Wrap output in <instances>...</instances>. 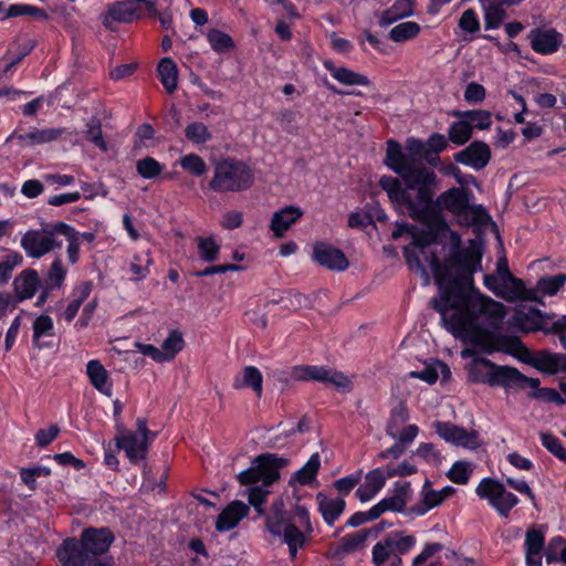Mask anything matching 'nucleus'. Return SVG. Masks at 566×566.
I'll use <instances>...</instances> for the list:
<instances>
[{"instance_id":"obj_1","label":"nucleus","mask_w":566,"mask_h":566,"mask_svg":"<svg viewBox=\"0 0 566 566\" xmlns=\"http://www.w3.org/2000/svg\"><path fill=\"white\" fill-rule=\"evenodd\" d=\"M451 238L452 249L443 263L432 255L439 294L430 301L431 306L452 334L473 328L480 316L488 317L491 326L497 327L506 315V307L473 286V274L481 270L482 245L470 240L469 245L461 249V238L457 233Z\"/></svg>"},{"instance_id":"obj_2","label":"nucleus","mask_w":566,"mask_h":566,"mask_svg":"<svg viewBox=\"0 0 566 566\" xmlns=\"http://www.w3.org/2000/svg\"><path fill=\"white\" fill-rule=\"evenodd\" d=\"M423 160L430 163V149L426 143L417 138H408L406 151L395 140L387 142L385 165L401 177L409 189L420 190V198L428 199L427 186L437 188V176L427 167Z\"/></svg>"},{"instance_id":"obj_3","label":"nucleus","mask_w":566,"mask_h":566,"mask_svg":"<svg viewBox=\"0 0 566 566\" xmlns=\"http://www.w3.org/2000/svg\"><path fill=\"white\" fill-rule=\"evenodd\" d=\"M114 535L107 527H88L80 538H67L56 549V557L63 566H113L107 555Z\"/></svg>"},{"instance_id":"obj_4","label":"nucleus","mask_w":566,"mask_h":566,"mask_svg":"<svg viewBox=\"0 0 566 566\" xmlns=\"http://www.w3.org/2000/svg\"><path fill=\"white\" fill-rule=\"evenodd\" d=\"M287 463L289 459L275 453H262L252 460L248 469L237 475L241 485L262 483L245 491L249 503L259 515L264 514L263 504L269 495L268 488L280 479V469L286 467Z\"/></svg>"},{"instance_id":"obj_5","label":"nucleus","mask_w":566,"mask_h":566,"mask_svg":"<svg viewBox=\"0 0 566 566\" xmlns=\"http://www.w3.org/2000/svg\"><path fill=\"white\" fill-rule=\"evenodd\" d=\"M471 192L464 188L453 187L442 192L436 201L432 200V210L424 222L431 220L436 210H448L458 217H463L465 221L474 224H486L491 217L480 205H470Z\"/></svg>"},{"instance_id":"obj_6","label":"nucleus","mask_w":566,"mask_h":566,"mask_svg":"<svg viewBox=\"0 0 566 566\" xmlns=\"http://www.w3.org/2000/svg\"><path fill=\"white\" fill-rule=\"evenodd\" d=\"M380 187L388 193L389 199L398 206L405 207L411 219L416 221H426L431 213L432 197L434 196V187L427 186L428 199L420 198V190H417L416 200L412 199L409 188L403 189L399 179L394 177H382L379 180Z\"/></svg>"},{"instance_id":"obj_7","label":"nucleus","mask_w":566,"mask_h":566,"mask_svg":"<svg viewBox=\"0 0 566 566\" xmlns=\"http://www.w3.org/2000/svg\"><path fill=\"white\" fill-rule=\"evenodd\" d=\"M252 184V170L244 163L228 158L216 164L209 188L216 192H239Z\"/></svg>"},{"instance_id":"obj_8","label":"nucleus","mask_w":566,"mask_h":566,"mask_svg":"<svg viewBox=\"0 0 566 566\" xmlns=\"http://www.w3.org/2000/svg\"><path fill=\"white\" fill-rule=\"evenodd\" d=\"M471 332V339L474 346L480 347L484 353L503 352L518 358L521 361L530 360V350L517 336L494 335L489 331L478 327L468 329Z\"/></svg>"},{"instance_id":"obj_9","label":"nucleus","mask_w":566,"mask_h":566,"mask_svg":"<svg viewBox=\"0 0 566 566\" xmlns=\"http://www.w3.org/2000/svg\"><path fill=\"white\" fill-rule=\"evenodd\" d=\"M266 528L273 536L282 537L289 546L292 558L296 557L297 549L305 544V535L301 532L284 511L282 500L275 501L271 505L270 514L266 517Z\"/></svg>"},{"instance_id":"obj_10","label":"nucleus","mask_w":566,"mask_h":566,"mask_svg":"<svg viewBox=\"0 0 566 566\" xmlns=\"http://www.w3.org/2000/svg\"><path fill=\"white\" fill-rule=\"evenodd\" d=\"M416 545V537L403 532H394L373 547L375 566H402L401 556Z\"/></svg>"},{"instance_id":"obj_11","label":"nucleus","mask_w":566,"mask_h":566,"mask_svg":"<svg viewBox=\"0 0 566 566\" xmlns=\"http://www.w3.org/2000/svg\"><path fill=\"white\" fill-rule=\"evenodd\" d=\"M475 364H481L490 368L485 375V381L490 386L517 389H524L527 386L533 389H537L539 387L538 378L527 377L515 367L500 366L486 358H479L475 360Z\"/></svg>"},{"instance_id":"obj_12","label":"nucleus","mask_w":566,"mask_h":566,"mask_svg":"<svg viewBox=\"0 0 566 566\" xmlns=\"http://www.w3.org/2000/svg\"><path fill=\"white\" fill-rule=\"evenodd\" d=\"M291 377L297 381H318L332 385L342 392H349L352 380L343 373L326 366L297 365L291 370Z\"/></svg>"},{"instance_id":"obj_13","label":"nucleus","mask_w":566,"mask_h":566,"mask_svg":"<svg viewBox=\"0 0 566 566\" xmlns=\"http://www.w3.org/2000/svg\"><path fill=\"white\" fill-rule=\"evenodd\" d=\"M475 492L481 499L489 501L490 505L502 516L509 517L510 511L518 503V499L509 492L503 483L486 478L476 486Z\"/></svg>"},{"instance_id":"obj_14","label":"nucleus","mask_w":566,"mask_h":566,"mask_svg":"<svg viewBox=\"0 0 566 566\" xmlns=\"http://www.w3.org/2000/svg\"><path fill=\"white\" fill-rule=\"evenodd\" d=\"M55 226L51 229L29 230L21 239V247L31 258L39 259L54 249L62 247V242L56 240Z\"/></svg>"},{"instance_id":"obj_15","label":"nucleus","mask_w":566,"mask_h":566,"mask_svg":"<svg viewBox=\"0 0 566 566\" xmlns=\"http://www.w3.org/2000/svg\"><path fill=\"white\" fill-rule=\"evenodd\" d=\"M409 419L408 408L400 401L390 411V417L386 426V432L389 437L401 442H412L417 437L419 429L416 424L405 427Z\"/></svg>"},{"instance_id":"obj_16","label":"nucleus","mask_w":566,"mask_h":566,"mask_svg":"<svg viewBox=\"0 0 566 566\" xmlns=\"http://www.w3.org/2000/svg\"><path fill=\"white\" fill-rule=\"evenodd\" d=\"M436 432L447 442L468 449H476L479 444V433L475 430L467 431L457 424L443 421L434 422Z\"/></svg>"},{"instance_id":"obj_17","label":"nucleus","mask_w":566,"mask_h":566,"mask_svg":"<svg viewBox=\"0 0 566 566\" xmlns=\"http://www.w3.org/2000/svg\"><path fill=\"white\" fill-rule=\"evenodd\" d=\"M483 282L494 295L510 303L520 301L524 293V281L514 275L513 280L501 281L494 274H485Z\"/></svg>"},{"instance_id":"obj_18","label":"nucleus","mask_w":566,"mask_h":566,"mask_svg":"<svg viewBox=\"0 0 566 566\" xmlns=\"http://www.w3.org/2000/svg\"><path fill=\"white\" fill-rule=\"evenodd\" d=\"M313 259L331 271H345L349 266V261L342 250L324 242H317L314 245Z\"/></svg>"},{"instance_id":"obj_19","label":"nucleus","mask_w":566,"mask_h":566,"mask_svg":"<svg viewBox=\"0 0 566 566\" xmlns=\"http://www.w3.org/2000/svg\"><path fill=\"white\" fill-rule=\"evenodd\" d=\"M491 149L484 142L475 140L454 155V160L475 170L483 169L490 161Z\"/></svg>"},{"instance_id":"obj_20","label":"nucleus","mask_w":566,"mask_h":566,"mask_svg":"<svg viewBox=\"0 0 566 566\" xmlns=\"http://www.w3.org/2000/svg\"><path fill=\"white\" fill-rule=\"evenodd\" d=\"M56 338L53 319L45 314L38 316L32 323V345L39 350L51 348Z\"/></svg>"},{"instance_id":"obj_21","label":"nucleus","mask_w":566,"mask_h":566,"mask_svg":"<svg viewBox=\"0 0 566 566\" xmlns=\"http://www.w3.org/2000/svg\"><path fill=\"white\" fill-rule=\"evenodd\" d=\"M528 39L532 49L541 54L555 53L562 43V34L555 29H534L530 32Z\"/></svg>"},{"instance_id":"obj_22","label":"nucleus","mask_w":566,"mask_h":566,"mask_svg":"<svg viewBox=\"0 0 566 566\" xmlns=\"http://www.w3.org/2000/svg\"><path fill=\"white\" fill-rule=\"evenodd\" d=\"M138 8L130 1H116L108 6L107 13L103 18V25L111 29V22L129 23L139 19Z\"/></svg>"},{"instance_id":"obj_23","label":"nucleus","mask_w":566,"mask_h":566,"mask_svg":"<svg viewBox=\"0 0 566 566\" xmlns=\"http://www.w3.org/2000/svg\"><path fill=\"white\" fill-rule=\"evenodd\" d=\"M149 443L148 439L138 438L134 432H127L117 438V447L125 450L133 463L146 458Z\"/></svg>"},{"instance_id":"obj_24","label":"nucleus","mask_w":566,"mask_h":566,"mask_svg":"<svg viewBox=\"0 0 566 566\" xmlns=\"http://www.w3.org/2000/svg\"><path fill=\"white\" fill-rule=\"evenodd\" d=\"M249 513V506L241 501L231 502L218 516L216 528L219 532L235 527Z\"/></svg>"},{"instance_id":"obj_25","label":"nucleus","mask_w":566,"mask_h":566,"mask_svg":"<svg viewBox=\"0 0 566 566\" xmlns=\"http://www.w3.org/2000/svg\"><path fill=\"white\" fill-rule=\"evenodd\" d=\"M62 134L63 129L61 128L32 129L25 134L13 132V134L7 138V143L15 138L19 140L20 146L41 145L57 139Z\"/></svg>"},{"instance_id":"obj_26","label":"nucleus","mask_w":566,"mask_h":566,"mask_svg":"<svg viewBox=\"0 0 566 566\" xmlns=\"http://www.w3.org/2000/svg\"><path fill=\"white\" fill-rule=\"evenodd\" d=\"M39 275L33 269L22 271L13 281L15 302L33 297L38 290Z\"/></svg>"},{"instance_id":"obj_27","label":"nucleus","mask_w":566,"mask_h":566,"mask_svg":"<svg viewBox=\"0 0 566 566\" xmlns=\"http://www.w3.org/2000/svg\"><path fill=\"white\" fill-rule=\"evenodd\" d=\"M302 216L303 212L300 208L287 206L273 214L270 228L276 238H282Z\"/></svg>"},{"instance_id":"obj_28","label":"nucleus","mask_w":566,"mask_h":566,"mask_svg":"<svg viewBox=\"0 0 566 566\" xmlns=\"http://www.w3.org/2000/svg\"><path fill=\"white\" fill-rule=\"evenodd\" d=\"M437 232L431 227H426L423 229H418L413 226L412 232H411V247L419 250V254H422L424 260L430 263V266L432 268V255H434L438 260V255L434 252H430V254L427 253V249L436 243L437 241Z\"/></svg>"},{"instance_id":"obj_29","label":"nucleus","mask_w":566,"mask_h":566,"mask_svg":"<svg viewBox=\"0 0 566 566\" xmlns=\"http://www.w3.org/2000/svg\"><path fill=\"white\" fill-rule=\"evenodd\" d=\"M316 501L318 511L328 525L334 524L346 506V502L343 497L331 499L322 492L317 493Z\"/></svg>"},{"instance_id":"obj_30","label":"nucleus","mask_w":566,"mask_h":566,"mask_svg":"<svg viewBox=\"0 0 566 566\" xmlns=\"http://www.w3.org/2000/svg\"><path fill=\"white\" fill-rule=\"evenodd\" d=\"M86 374L93 387L101 394L111 397L112 384L108 371L98 360H90L86 365Z\"/></svg>"},{"instance_id":"obj_31","label":"nucleus","mask_w":566,"mask_h":566,"mask_svg":"<svg viewBox=\"0 0 566 566\" xmlns=\"http://www.w3.org/2000/svg\"><path fill=\"white\" fill-rule=\"evenodd\" d=\"M526 563L530 566L542 565V551L544 547V534L537 528H528L525 535Z\"/></svg>"},{"instance_id":"obj_32","label":"nucleus","mask_w":566,"mask_h":566,"mask_svg":"<svg viewBox=\"0 0 566 566\" xmlns=\"http://www.w3.org/2000/svg\"><path fill=\"white\" fill-rule=\"evenodd\" d=\"M323 65L332 74V76L342 84L363 86H368L370 84V81L367 76L356 73L347 67H337L329 60L324 61Z\"/></svg>"},{"instance_id":"obj_33","label":"nucleus","mask_w":566,"mask_h":566,"mask_svg":"<svg viewBox=\"0 0 566 566\" xmlns=\"http://www.w3.org/2000/svg\"><path fill=\"white\" fill-rule=\"evenodd\" d=\"M233 388L237 390L251 388L258 397H261L263 390V377L261 371L254 366L244 367L242 376L234 378Z\"/></svg>"},{"instance_id":"obj_34","label":"nucleus","mask_w":566,"mask_h":566,"mask_svg":"<svg viewBox=\"0 0 566 566\" xmlns=\"http://www.w3.org/2000/svg\"><path fill=\"white\" fill-rule=\"evenodd\" d=\"M36 41L33 39H30L28 36L18 35L12 43L9 45L8 53H11L13 51L17 52V56L9 62L2 73L7 74L10 72L17 64H19L28 54L31 53V51L35 48Z\"/></svg>"},{"instance_id":"obj_35","label":"nucleus","mask_w":566,"mask_h":566,"mask_svg":"<svg viewBox=\"0 0 566 566\" xmlns=\"http://www.w3.org/2000/svg\"><path fill=\"white\" fill-rule=\"evenodd\" d=\"M543 322V315L537 308H530L527 312L516 311L512 317L511 324L521 331L527 333L538 329Z\"/></svg>"},{"instance_id":"obj_36","label":"nucleus","mask_w":566,"mask_h":566,"mask_svg":"<svg viewBox=\"0 0 566 566\" xmlns=\"http://www.w3.org/2000/svg\"><path fill=\"white\" fill-rule=\"evenodd\" d=\"M452 116L464 119L472 132L473 128L488 129L492 124V114L485 109L453 111Z\"/></svg>"},{"instance_id":"obj_37","label":"nucleus","mask_w":566,"mask_h":566,"mask_svg":"<svg viewBox=\"0 0 566 566\" xmlns=\"http://www.w3.org/2000/svg\"><path fill=\"white\" fill-rule=\"evenodd\" d=\"M158 76L168 93H174L178 85L177 64L170 57H164L158 64Z\"/></svg>"},{"instance_id":"obj_38","label":"nucleus","mask_w":566,"mask_h":566,"mask_svg":"<svg viewBox=\"0 0 566 566\" xmlns=\"http://www.w3.org/2000/svg\"><path fill=\"white\" fill-rule=\"evenodd\" d=\"M413 13L412 0H396L395 3L381 13L380 24L389 25L398 19L409 17Z\"/></svg>"},{"instance_id":"obj_39","label":"nucleus","mask_w":566,"mask_h":566,"mask_svg":"<svg viewBox=\"0 0 566 566\" xmlns=\"http://www.w3.org/2000/svg\"><path fill=\"white\" fill-rule=\"evenodd\" d=\"M321 467L319 454L314 453L308 461L302 467L290 480V484L297 482L301 485H306L316 479L317 472Z\"/></svg>"},{"instance_id":"obj_40","label":"nucleus","mask_w":566,"mask_h":566,"mask_svg":"<svg viewBox=\"0 0 566 566\" xmlns=\"http://www.w3.org/2000/svg\"><path fill=\"white\" fill-rule=\"evenodd\" d=\"M430 482L426 481L422 486L421 495H422V504L418 506H413L410 509L411 514L423 515L429 510L440 505L444 500L442 499L439 491L432 490L430 488Z\"/></svg>"},{"instance_id":"obj_41","label":"nucleus","mask_w":566,"mask_h":566,"mask_svg":"<svg viewBox=\"0 0 566 566\" xmlns=\"http://www.w3.org/2000/svg\"><path fill=\"white\" fill-rule=\"evenodd\" d=\"M184 347L185 340L182 334L177 329L170 331L160 349L164 361L172 360L176 355L184 349Z\"/></svg>"},{"instance_id":"obj_42","label":"nucleus","mask_w":566,"mask_h":566,"mask_svg":"<svg viewBox=\"0 0 566 566\" xmlns=\"http://www.w3.org/2000/svg\"><path fill=\"white\" fill-rule=\"evenodd\" d=\"M92 291L91 282H83L75 290V298L66 306L64 317L67 322H72L76 316L81 305L87 300Z\"/></svg>"},{"instance_id":"obj_43","label":"nucleus","mask_w":566,"mask_h":566,"mask_svg":"<svg viewBox=\"0 0 566 566\" xmlns=\"http://www.w3.org/2000/svg\"><path fill=\"white\" fill-rule=\"evenodd\" d=\"M370 534L371 531L361 530L342 537L340 541L338 542L339 551L342 553L348 554L360 549L361 547H364Z\"/></svg>"},{"instance_id":"obj_44","label":"nucleus","mask_w":566,"mask_h":566,"mask_svg":"<svg viewBox=\"0 0 566 566\" xmlns=\"http://www.w3.org/2000/svg\"><path fill=\"white\" fill-rule=\"evenodd\" d=\"M55 231L64 235L69 242L67 255L71 263H75L78 259V233L69 224L59 222L55 224Z\"/></svg>"},{"instance_id":"obj_45","label":"nucleus","mask_w":566,"mask_h":566,"mask_svg":"<svg viewBox=\"0 0 566 566\" xmlns=\"http://www.w3.org/2000/svg\"><path fill=\"white\" fill-rule=\"evenodd\" d=\"M560 359L558 354H552L549 352H539L537 357L533 358L530 353V360L525 361L531 364L534 368L539 371L555 374L556 373V360Z\"/></svg>"},{"instance_id":"obj_46","label":"nucleus","mask_w":566,"mask_h":566,"mask_svg":"<svg viewBox=\"0 0 566 566\" xmlns=\"http://www.w3.org/2000/svg\"><path fill=\"white\" fill-rule=\"evenodd\" d=\"M485 29H497L502 21L506 18V11L502 3L491 2L483 6Z\"/></svg>"},{"instance_id":"obj_47","label":"nucleus","mask_w":566,"mask_h":566,"mask_svg":"<svg viewBox=\"0 0 566 566\" xmlns=\"http://www.w3.org/2000/svg\"><path fill=\"white\" fill-rule=\"evenodd\" d=\"M419 32L420 27L418 23L407 21L395 25L389 32V38L395 42H403L416 38Z\"/></svg>"},{"instance_id":"obj_48","label":"nucleus","mask_w":566,"mask_h":566,"mask_svg":"<svg viewBox=\"0 0 566 566\" xmlns=\"http://www.w3.org/2000/svg\"><path fill=\"white\" fill-rule=\"evenodd\" d=\"M566 283V274L559 273L554 276L541 277L537 281V291L542 295H555Z\"/></svg>"},{"instance_id":"obj_49","label":"nucleus","mask_w":566,"mask_h":566,"mask_svg":"<svg viewBox=\"0 0 566 566\" xmlns=\"http://www.w3.org/2000/svg\"><path fill=\"white\" fill-rule=\"evenodd\" d=\"M136 170L144 179H153L163 172L164 166L153 157H145L137 160Z\"/></svg>"},{"instance_id":"obj_50","label":"nucleus","mask_w":566,"mask_h":566,"mask_svg":"<svg viewBox=\"0 0 566 566\" xmlns=\"http://www.w3.org/2000/svg\"><path fill=\"white\" fill-rule=\"evenodd\" d=\"M408 491L409 483H405L395 495L381 500L380 504L384 507L385 512H402L407 503L406 494L408 493Z\"/></svg>"},{"instance_id":"obj_51","label":"nucleus","mask_w":566,"mask_h":566,"mask_svg":"<svg viewBox=\"0 0 566 566\" xmlns=\"http://www.w3.org/2000/svg\"><path fill=\"white\" fill-rule=\"evenodd\" d=\"M197 242L201 260H203L205 262H213L218 259L220 247L211 237H198Z\"/></svg>"},{"instance_id":"obj_52","label":"nucleus","mask_w":566,"mask_h":566,"mask_svg":"<svg viewBox=\"0 0 566 566\" xmlns=\"http://www.w3.org/2000/svg\"><path fill=\"white\" fill-rule=\"evenodd\" d=\"M185 135L193 144H203L212 137L208 127L200 122L189 124L185 129Z\"/></svg>"},{"instance_id":"obj_53","label":"nucleus","mask_w":566,"mask_h":566,"mask_svg":"<svg viewBox=\"0 0 566 566\" xmlns=\"http://www.w3.org/2000/svg\"><path fill=\"white\" fill-rule=\"evenodd\" d=\"M207 38L211 48L217 52H226L234 46L231 36L217 29H211Z\"/></svg>"},{"instance_id":"obj_54","label":"nucleus","mask_w":566,"mask_h":566,"mask_svg":"<svg viewBox=\"0 0 566 566\" xmlns=\"http://www.w3.org/2000/svg\"><path fill=\"white\" fill-rule=\"evenodd\" d=\"M472 137L471 127L464 119H459L449 128V138L457 145L465 144Z\"/></svg>"},{"instance_id":"obj_55","label":"nucleus","mask_w":566,"mask_h":566,"mask_svg":"<svg viewBox=\"0 0 566 566\" xmlns=\"http://www.w3.org/2000/svg\"><path fill=\"white\" fill-rule=\"evenodd\" d=\"M86 138L103 151L107 150V145L102 135V123L97 117L91 118L86 124Z\"/></svg>"},{"instance_id":"obj_56","label":"nucleus","mask_w":566,"mask_h":566,"mask_svg":"<svg viewBox=\"0 0 566 566\" xmlns=\"http://www.w3.org/2000/svg\"><path fill=\"white\" fill-rule=\"evenodd\" d=\"M180 166L195 176H202L207 172V165L205 160L196 154H189L181 157Z\"/></svg>"},{"instance_id":"obj_57","label":"nucleus","mask_w":566,"mask_h":566,"mask_svg":"<svg viewBox=\"0 0 566 566\" xmlns=\"http://www.w3.org/2000/svg\"><path fill=\"white\" fill-rule=\"evenodd\" d=\"M471 464L465 461H457L448 472V478L458 484H465L471 475Z\"/></svg>"},{"instance_id":"obj_58","label":"nucleus","mask_w":566,"mask_h":566,"mask_svg":"<svg viewBox=\"0 0 566 566\" xmlns=\"http://www.w3.org/2000/svg\"><path fill=\"white\" fill-rule=\"evenodd\" d=\"M403 256L406 259V262L408 266L411 270L419 271L422 276L424 277V284H429L430 277L427 273L424 266L421 263L420 255L415 252V250L411 247H405L403 248Z\"/></svg>"},{"instance_id":"obj_59","label":"nucleus","mask_w":566,"mask_h":566,"mask_svg":"<svg viewBox=\"0 0 566 566\" xmlns=\"http://www.w3.org/2000/svg\"><path fill=\"white\" fill-rule=\"evenodd\" d=\"M542 444L555 457L566 462V451L562 447L560 441L552 433L541 434Z\"/></svg>"},{"instance_id":"obj_60","label":"nucleus","mask_w":566,"mask_h":566,"mask_svg":"<svg viewBox=\"0 0 566 566\" xmlns=\"http://www.w3.org/2000/svg\"><path fill=\"white\" fill-rule=\"evenodd\" d=\"M65 275H66V271L63 269L62 266V262L60 259H56L52 265H51V269L48 273V287L49 289H53V287H61L64 279H65Z\"/></svg>"},{"instance_id":"obj_61","label":"nucleus","mask_w":566,"mask_h":566,"mask_svg":"<svg viewBox=\"0 0 566 566\" xmlns=\"http://www.w3.org/2000/svg\"><path fill=\"white\" fill-rule=\"evenodd\" d=\"M459 27L467 32L474 33L480 29V22L473 9L465 10L460 20Z\"/></svg>"},{"instance_id":"obj_62","label":"nucleus","mask_w":566,"mask_h":566,"mask_svg":"<svg viewBox=\"0 0 566 566\" xmlns=\"http://www.w3.org/2000/svg\"><path fill=\"white\" fill-rule=\"evenodd\" d=\"M485 88L483 85L471 82L468 84L465 91H464V99L468 103H481L485 98Z\"/></svg>"},{"instance_id":"obj_63","label":"nucleus","mask_w":566,"mask_h":566,"mask_svg":"<svg viewBox=\"0 0 566 566\" xmlns=\"http://www.w3.org/2000/svg\"><path fill=\"white\" fill-rule=\"evenodd\" d=\"M60 433V428L57 424H51L48 430L40 429L35 434L36 444L40 448L48 447Z\"/></svg>"},{"instance_id":"obj_64","label":"nucleus","mask_w":566,"mask_h":566,"mask_svg":"<svg viewBox=\"0 0 566 566\" xmlns=\"http://www.w3.org/2000/svg\"><path fill=\"white\" fill-rule=\"evenodd\" d=\"M386 476L380 469H375L366 475L365 485L371 493H378L385 485Z\"/></svg>"}]
</instances>
